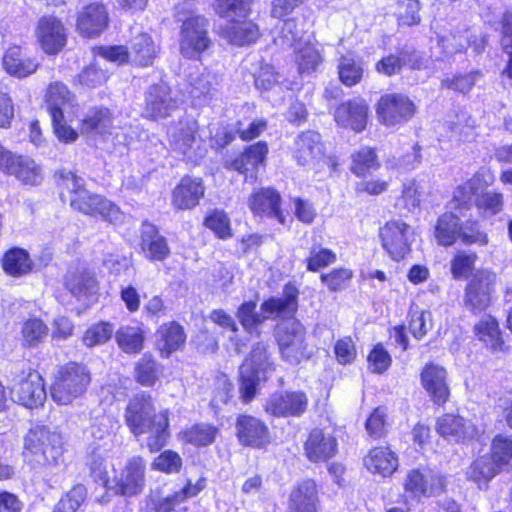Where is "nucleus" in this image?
Instances as JSON below:
<instances>
[{
    "mask_svg": "<svg viewBox=\"0 0 512 512\" xmlns=\"http://www.w3.org/2000/svg\"><path fill=\"white\" fill-rule=\"evenodd\" d=\"M23 456L34 466H56L63 461L62 437L44 425L31 427L23 437Z\"/></svg>",
    "mask_w": 512,
    "mask_h": 512,
    "instance_id": "obj_1",
    "label": "nucleus"
},
{
    "mask_svg": "<svg viewBox=\"0 0 512 512\" xmlns=\"http://www.w3.org/2000/svg\"><path fill=\"white\" fill-rule=\"evenodd\" d=\"M125 419L135 436L149 434L145 439L139 438V441L145 443L151 452L160 450V423L155 421L156 410L150 395L141 393L131 398L126 407Z\"/></svg>",
    "mask_w": 512,
    "mask_h": 512,
    "instance_id": "obj_2",
    "label": "nucleus"
},
{
    "mask_svg": "<svg viewBox=\"0 0 512 512\" xmlns=\"http://www.w3.org/2000/svg\"><path fill=\"white\" fill-rule=\"evenodd\" d=\"M299 291L293 285L287 284L284 287L283 297H271L264 301L261 310L266 314L263 316L256 311V301L243 302L236 313V316L246 332L251 333L264 320L270 316H291L297 310V298Z\"/></svg>",
    "mask_w": 512,
    "mask_h": 512,
    "instance_id": "obj_3",
    "label": "nucleus"
},
{
    "mask_svg": "<svg viewBox=\"0 0 512 512\" xmlns=\"http://www.w3.org/2000/svg\"><path fill=\"white\" fill-rule=\"evenodd\" d=\"M268 346L263 342L255 344L249 358L240 367V394L244 402L251 401L257 385L261 380H266L269 372L273 371V362Z\"/></svg>",
    "mask_w": 512,
    "mask_h": 512,
    "instance_id": "obj_4",
    "label": "nucleus"
},
{
    "mask_svg": "<svg viewBox=\"0 0 512 512\" xmlns=\"http://www.w3.org/2000/svg\"><path fill=\"white\" fill-rule=\"evenodd\" d=\"M91 381L86 366L70 362L62 366L51 386V397L60 405H68L80 397Z\"/></svg>",
    "mask_w": 512,
    "mask_h": 512,
    "instance_id": "obj_5",
    "label": "nucleus"
},
{
    "mask_svg": "<svg viewBox=\"0 0 512 512\" xmlns=\"http://www.w3.org/2000/svg\"><path fill=\"white\" fill-rule=\"evenodd\" d=\"M276 339L282 359L297 365L310 357L307 350L306 331L300 321L292 318L284 321L276 331Z\"/></svg>",
    "mask_w": 512,
    "mask_h": 512,
    "instance_id": "obj_6",
    "label": "nucleus"
},
{
    "mask_svg": "<svg viewBox=\"0 0 512 512\" xmlns=\"http://www.w3.org/2000/svg\"><path fill=\"white\" fill-rule=\"evenodd\" d=\"M73 95L61 82L50 84L46 93L47 110L51 116L55 135L65 143L73 142L78 134L66 125L63 112L72 102Z\"/></svg>",
    "mask_w": 512,
    "mask_h": 512,
    "instance_id": "obj_7",
    "label": "nucleus"
},
{
    "mask_svg": "<svg viewBox=\"0 0 512 512\" xmlns=\"http://www.w3.org/2000/svg\"><path fill=\"white\" fill-rule=\"evenodd\" d=\"M495 283L496 275L491 271L482 269L473 273L465 287L464 307L474 314L486 310L491 304Z\"/></svg>",
    "mask_w": 512,
    "mask_h": 512,
    "instance_id": "obj_8",
    "label": "nucleus"
},
{
    "mask_svg": "<svg viewBox=\"0 0 512 512\" xmlns=\"http://www.w3.org/2000/svg\"><path fill=\"white\" fill-rule=\"evenodd\" d=\"M70 206L83 214L100 215L103 220L112 224L121 223L124 219V214L111 201L86 189L71 196Z\"/></svg>",
    "mask_w": 512,
    "mask_h": 512,
    "instance_id": "obj_9",
    "label": "nucleus"
},
{
    "mask_svg": "<svg viewBox=\"0 0 512 512\" xmlns=\"http://www.w3.org/2000/svg\"><path fill=\"white\" fill-rule=\"evenodd\" d=\"M379 235L383 248L393 260H402L410 252L413 229L402 220L388 221L380 228Z\"/></svg>",
    "mask_w": 512,
    "mask_h": 512,
    "instance_id": "obj_10",
    "label": "nucleus"
},
{
    "mask_svg": "<svg viewBox=\"0 0 512 512\" xmlns=\"http://www.w3.org/2000/svg\"><path fill=\"white\" fill-rule=\"evenodd\" d=\"M181 54L186 58H195L211 44L207 32V20L199 15H191L183 20Z\"/></svg>",
    "mask_w": 512,
    "mask_h": 512,
    "instance_id": "obj_11",
    "label": "nucleus"
},
{
    "mask_svg": "<svg viewBox=\"0 0 512 512\" xmlns=\"http://www.w3.org/2000/svg\"><path fill=\"white\" fill-rule=\"evenodd\" d=\"M415 111V104L404 94H385L379 99L377 104L379 119L387 126H394L409 121Z\"/></svg>",
    "mask_w": 512,
    "mask_h": 512,
    "instance_id": "obj_12",
    "label": "nucleus"
},
{
    "mask_svg": "<svg viewBox=\"0 0 512 512\" xmlns=\"http://www.w3.org/2000/svg\"><path fill=\"white\" fill-rule=\"evenodd\" d=\"M14 401L26 408L42 406L46 401L44 380L38 372H29L12 387Z\"/></svg>",
    "mask_w": 512,
    "mask_h": 512,
    "instance_id": "obj_13",
    "label": "nucleus"
},
{
    "mask_svg": "<svg viewBox=\"0 0 512 512\" xmlns=\"http://www.w3.org/2000/svg\"><path fill=\"white\" fill-rule=\"evenodd\" d=\"M485 44V36L477 35L474 30L466 27L438 36V45L447 56L463 53L469 46H472L476 53H480Z\"/></svg>",
    "mask_w": 512,
    "mask_h": 512,
    "instance_id": "obj_14",
    "label": "nucleus"
},
{
    "mask_svg": "<svg viewBox=\"0 0 512 512\" xmlns=\"http://www.w3.org/2000/svg\"><path fill=\"white\" fill-rule=\"evenodd\" d=\"M308 398L300 391L272 394L266 402L267 413L276 417H299L307 409Z\"/></svg>",
    "mask_w": 512,
    "mask_h": 512,
    "instance_id": "obj_15",
    "label": "nucleus"
},
{
    "mask_svg": "<svg viewBox=\"0 0 512 512\" xmlns=\"http://www.w3.org/2000/svg\"><path fill=\"white\" fill-rule=\"evenodd\" d=\"M108 22L105 6L100 3H91L78 13L76 29L83 37L95 38L105 31Z\"/></svg>",
    "mask_w": 512,
    "mask_h": 512,
    "instance_id": "obj_16",
    "label": "nucleus"
},
{
    "mask_svg": "<svg viewBox=\"0 0 512 512\" xmlns=\"http://www.w3.org/2000/svg\"><path fill=\"white\" fill-rule=\"evenodd\" d=\"M447 375L446 369L435 363L426 364L420 374L423 388L437 405L444 404L450 396Z\"/></svg>",
    "mask_w": 512,
    "mask_h": 512,
    "instance_id": "obj_17",
    "label": "nucleus"
},
{
    "mask_svg": "<svg viewBox=\"0 0 512 512\" xmlns=\"http://www.w3.org/2000/svg\"><path fill=\"white\" fill-rule=\"evenodd\" d=\"M334 118L342 127L361 132L368 121V105L361 98L348 100L335 109Z\"/></svg>",
    "mask_w": 512,
    "mask_h": 512,
    "instance_id": "obj_18",
    "label": "nucleus"
},
{
    "mask_svg": "<svg viewBox=\"0 0 512 512\" xmlns=\"http://www.w3.org/2000/svg\"><path fill=\"white\" fill-rule=\"evenodd\" d=\"M280 204V194L270 187L254 191L248 200L249 208L254 215L274 217L279 223L285 224V216L281 211Z\"/></svg>",
    "mask_w": 512,
    "mask_h": 512,
    "instance_id": "obj_19",
    "label": "nucleus"
},
{
    "mask_svg": "<svg viewBox=\"0 0 512 512\" xmlns=\"http://www.w3.org/2000/svg\"><path fill=\"white\" fill-rule=\"evenodd\" d=\"M37 34L41 46L46 53L56 54L66 44L65 28L56 17L47 16L40 19Z\"/></svg>",
    "mask_w": 512,
    "mask_h": 512,
    "instance_id": "obj_20",
    "label": "nucleus"
},
{
    "mask_svg": "<svg viewBox=\"0 0 512 512\" xmlns=\"http://www.w3.org/2000/svg\"><path fill=\"white\" fill-rule=\"evenodd\" d=\"M204 194L205 186L202 178L185 176L174 188L172 202L178 209H192L199 204Z\"/></svg>",
    "mask_w": 512,
    "mask_h": 512,
    "instance_id": "obj_21",
    "label": "nucleus"
},
{
    "mask_svg": "<svg viewBox=\"0 0 512 512\" xmlns=\"http://www.w3.org/2000/svg\"><path fill=\"white\" fill-rule=\"evenodd\" d=\"M239 441L247 446L261 448L269 443V432L264 422L256 417L241 415L236 422Z\"/></svg>",
    "mask_w": 512,
    "mask_h": 512,
    "instance_id": "obj_22",
    "label": "nucleus"
},
{
    "mask_svg": "<svg viewBox=\"0 0 512 512\" xmlns=\"http://www.w3.org/2000/svg\"><path fill=\"white\" fill-rule=\"evenodd\" d=\"M268 153V146L265 142L259 141L250 145L245 151L239 154L233 160H226L224 167L229 170H235L241 174H251L254 176L260 164H263Z\"/></svg>",
    "mask_w": 512,
    "mask_h": 512,
    "instance_id": "obj_23",
    "label": "nucleus"
},
{
    "mask_svg": "<svg viewBox=\"0 0 512 512\" xmlns=\"http://www.w3.org/2000/svg\"><path fill=\"white\" fill-rule=\"evenodd\" d=\"M436 430L441 436L453 442L473 438L477 432L470 420L454 414L441 416L437 420Z\"/></svg>",
    "mask_w": 512,
    "mask_h": 512,
    "instance_id": "obj_24",
    "label": "nucleus"
},
{
    "mask_svg": "<svg viewBox=\"0 0 512 512\" xmlns=\"http://www.w3.org/2000/svg\"><path fill=\"white\" fill-rule=\"evenodd\" d=\"M144 484V464L140 458L128 462L120 477L115 479L113 489L117 494L133 496L142 490Z\"/></svg>",
    "mask_w": 512,
    "mask_h": 512,
    "instance_id": "obj_25",
    "label": "nucleus"
},
{
    "mask_svg": "<svg viewBox=\"0 0 512 512\" xmlns=\"http://www.w3.org/2000/svg\"><path fill=\"white\" fill-rule=\"evenodd\" d=\"M336 449V439L320 429H314L310 432L304 446L305 454L312 462L329 460L335 455Z\"/></svg>",
    "mask_w": 512,
    "mask_h": 512,
    "instance_id": "obj_26",
    "label": "nucleus"
},
{
    "mask_svg": "<svg viewBox=\"0 0 512 512\" xmlns=\"http://www.w3.org/2000/svg\"><path fill=\"white\" fill-rule=\"evenodd\" d=\"M317 507L318 492L313 481H303L292 489L287 512H317Z\"/></svg>",
    "mask_w": 512,
    "mask_h": 512,
    "instance_id": "obj_27",
    "label": "nucleus"
},
{
    "mask_svg": "<svg viewBox=\"0 0 512 512\" xmlns=\"http://www.w3.org/2000/svg\"><path fill=\"white\" fill-rule=\"evenodd\" d=\"M171 146L188 158L193 157L192 150L199 148L201 139L197 136L196 122H180L168 132Z\"/></svg>",
    "mask_w": 512,
    "mask_h": 512,
    "instance_id": "obj_28",
    "label": "nucleus"
},
{
    "mask_svg": "<svg viewBox=\"0 0 512 512\" xmlns=\"http://www.w3.org/2000/svg\"><path fill=\"white\" fill-rule=\"evenodd\" d=\"M323 153L320 134L306 131L295 141L294 157L299 165L306 166L320 158Z\"/></svg>",
    "mask_w": 512,
    "mask_h": 512,
    "instance_id": "obj_29",
    "label": "nucleus"
},
{
    "mask_svg": "<svg viewBox=\"0 0 512 512\" xmlns=\"http://www.w3.org/2000/svg\"><path fill=\"white\" fill-rule=\"evenodd\" d=\"M5 174L14 176L26 185H38L43 179L41 168L33 159L16 154H14Z\"/></svg>",
    "mask_w": 512,
    "mask_h": 512,
    "instance_id": "obj_30",
    "label": "nucleus"
},
{
    "mask_svg": "<svg viewBox=\"0 0 512 512\" xmlns=\"http://www.w3.org/2000/svg\"><path fill=\"white\" fill-rule=\"evenodd\" d=\"M492 183V177L484 170L476 172L473 177L465 183L455 188L453 192L454 200L460 205L470 204L473 200L480 195L481 192L487 189Z\"/></svg>",
    "mask_w": 512,
    "mask_h": 512,
    "instance_id": "obj_31",
    "label": "nucleus"
},
{
    "mask_svg": "<svg viewBox=\"0 0 512 512\" xmlns=\"http://www.w3.org/2000/svg\"><path fill=\"white\" fill-rule=\"evenodd\" d=\"M364 464L370 472L386 477L397 469L398 458L389 448L377 447L369 451L364 458Z\"/></svg>",
    "mask_w": 512,
    "mask_h": 512,
    "instance_id": "obj_32",
    "label": "nucleus"
},
{
    "mask_svg": "<svg viewBox=\"0 0 512 512\" xmlns=\"http://www.w3.org/2000/svg\"><path fill=\"white\" fill-rule=\"evenodd\" d=\"M218 85V77L209 71L190 76V94L193 99L203 103L217 98Z\"/></svg>",
    "mask_w": 512,
    "mask_h": 512,
    "instance_id": "obj_33",
    "label": "nucleus"
},
{
    "mask_svg": "<svg viewBox=\"0 0 512 512\" xmlns=\"http://www.w3.org/2000/svg\"><path fill=\"white\" fill-rule=\"evenodd\" d=\"M461 234V220L451 212L442 214L436 222L434 236L441 246L453 245Z\"/></svg>",
    "mask_w": 512,
    "mask_h": 512,
    "instance_id": "obj_34",
    "label": "nucleus"
},
{
    "mask_svg": "<svg viewBox=\"0 0 512 512\" xmlns=\"http://www.w3.org/2000/svg\"><path fill=\"white\" fill-rule=\"evenodd\" d=\"M6 71L13 76L26 77L37 70L38 63L30 58H23L22 50L18 46L11 47L3 57Z\"/></svg>",
    "mask_w": 512,
    "mask_h": 512,
    "instance_id": "obj_35",
    "label": "nucleus"
},
{
    "mask_svg": "<svg viewBox=\"0 0 512 512\" xmlns=\"http://www.w3.org/2000/svg\"><path fill=\"white\" fill-rule=\"evenodd\" d=\"M500 466L492 456H482L471 464L467 477L483 488L499 472Z\"/></svg>",
    "mask_w": 512,
    "mask_h": 512,
    "instance_id": "obj_36",
    "label": "nucleus"
},
{
    "mask_svg": "<svg viewBox=\"0 0 512 512\" xmlns=\"http://www.w3.org/2000/svg\"><path fill=\"white\" fill-rule=\"evenodd\" d=\"M32 264L29 253L17 247L7 251L2 259L3 270L14 277L29 273L32 269Z\"/></svg>",
    "mask_w": 512,
    "mask_h": 512,
    "instance_id": "obj_37",
    "label": "nucleus"
},
{
    "mask_svg": "<svg viewBox=\"0 0 512 512\" xmlns=\"http://www.w3.org/2000/svg\"><path fill=\"white\" fill-rule=\"evenodd\" d=\"M475 332L479 340L484 342L492 351H500L503 340L497 320L488 315L483 317L476 325Z\"/></svg>",
    "mask_w": 512,
    "mask_h": 512,
    "instance_id": "obj_38",
    "label": "nucleus"
},
{
    "mask_svg": "<svg viewBox=\"0 0 512 512\" xmlns=\"http://www.w3.org/2000/svg\"><path fill=\"white\" fill-rule=\"evenodd\" d=\"M187 335L182 325L172 321L162 328V354L171 355L185 347Z\"/></svg>",
    "mask_w": 512,
    "mask_h": 512,
    "instance_id": "obj_39",
    "label": "nucleus"
},
{
    "mask_svg": "<svg viewBox=\"0 0 512 512\" xmlns=\"http://www.w3.org/2000/svg\"><path fill=\"white\" fill-rule=\"evenodd\" d=\"M337 69L340 82L347 87L360 83L363 78L364 68L361 61L350 55H342L339 58Z\"/></svg>",
    "mask_w": 512,
    "mask_h": 512,
    "instance_id": "obj_40",
    "label": "nucleus"
},
{
    "mask_svg": "<svg viewBox=\"0 0 512 512\" xmlns=\"http://www.w3.org/2000/svg\"><path fill=\"white\" fill-rule=\"evenodd\" d=\"M227 38L230 43L238 46H244L255 42L260 33L258 26L251 22H234L226 30Z\"/></svg>",
    "mask_w": 512,
    "mask_h": 512,
    "instance_id": "obj_41",
    "label": "nucleus"
},
{
    "mask_svg": "<svg viewBox=\"0 0 512 512\" xmlns=\"http://www.w3.org/2000/svg\"><path fill=\"white\" fill-rule=\"evenodd\" d=\"M112 126V117L109 109L96 107L89 110L82 120V131L86 133H106Z\"/></svg>",
    "mask_w": 512,
    "mask_h": 512,
    "instance_id": "obj_42",
    "label": "nucleus"
},
{
    "mask_svg": "<svg viewBox=\"0 0 512 512\" xmlns=\"http://www.w3.org/2000/svg\"><path fill=\"white\" fill-rule=\"evenodd\" d=\"M380 163L375 149L363 147L352 155L351 171L357 176H365L377 170Z\"/></svg>",
    "mask_w": 512,
    "mask_h": 512,
    "instance_id": "obj_43",
    "label": "nucleus"
},
{
    "mask_svg": "<svg viewBox=\"0 0 512 512\" xmlns=\"http://www.w3.org/2000/svg\"><path fill=\"white\" fill-rule=\"evenodd\" d=\"M133 61L141 66H148L152 64L155 58V51L152 39L148 34L137 35L131 43V50L129 51Z\"/></svg>",
    "mask_w": 512,
    "mask_h": 512,
    "instance_id": "obj_44",
    "label": "nucleus"
},
{
    "mask_svg": "<svg viewBox=\"0 0 512 512\" xmlns=\"http://www.w3.org/2000/svg\"><path fill=\"white\" fill-rule=\"evenodd\" d=\"M251 0H216V12L233 22L246 18L250 13Z\"/></svg>",
    "mask_w": 512,
    "mask_h": 512,
    "instance_id": "obj_45",
    "label": "nucleus"
},
{
    "mask_svg": "<svg viewBox=\"0 0 512 512\" xmlns=\"http://www.w3.org/2000/svg\"><path fill=\"white\" fill-rule=\"evenodd\" d=\"M217 429L208 424H195L179 433L181 439L195 446H206L214 442Z\"/></svg>",
    "mask_w": 512,
    "mask_h": 512,
    "instance_id": "obj_46",
    "label": "nucleus"
},
{
    "mask_svg": "<svg viewBox=\"0 0 512 512\" xmlns=\"http://www.w3.org/2000/svg\"><path fill=\"white\" fill-rule=\"evenodd\" d=\"M115 337L119 347L126 353H137L142 349L144 337L138 327H121Z\"/></svg>",
    "mask_w": 512,
    "mask_h": 512,
    "instance_id": "obj_47",
    "label": "nucleus"
},
{
    "mask_svg": "<svg viewBox=\"0 0 512 512\" xmlns=\"http://www.w3.org/2000/svg\"><path fill=\"white\" fill-rule=\"evenodd\" d=\"M66 287L74 296H81L95 288V279L87 271H69L66 276Z\"/></svg>",
    "mask_w": 512,
    "mask_h": 512,
    "instance_id": "obj_48",
    "label": "nucleus"
},
{
    "mask_svg": "<svg viewBox=\"0 0 512 512\" xmlns=\"http://www.w3.org/2000/svg\"><path fill=\"white\" fill-rule=\"evenodd\" d=\"M295 59L301 74H310L317 71L323 61L319 51L311 44H306L300 48Z\"/></svg>",
    "mask_w": 512,
    "mask_h": 512,
    "instance_id": "obj_49",
    "label": "nucleus"
},
{
    "mask_svg": "<svg viewBox=\"0 0 512 512\" xmlns=\"http://www.w3.org/2000/svg\"><path fill=\"white\" fill-rule=\"evenodd\" d=\"M141 248L152 260L160 259V236L155 225L143 223L141 230Z\"/></svg>",
    "mask_w": 512,
    "mask_h": 512,
    "instance_id": "obj_50",
    "label": "nucleus"
},
{
    "mask_svg": "<svg viewBox=\"0 0 512 512\" xmlns=\"http://www.w3.org/2000/svg\"><path fill=\"white\" fill-rule=\"evenodd\" d=\"M106 449L100 446H94L86 459V465L89 467L90 475L95 481H101L104 484L107 483V470L105 464Z\"/></svg>",
    "mask_w": 512,
    "mask_h": 512,
    "instance_id": "obj_51",
    "label": "nucleus"
},
{
    "mask_svg": "<svg viewBox=\"0 0 512 512\" xmlns=\"http://www.w3.org/2000/svg\"><path fill=\"white\" fill-rule=\"evenodd\" d=\"M336 261V254L328 248H323L318 245H313L310 249L309 256L306 259L307 270L317 272Z\"/></svg>",
    "mask_w": 512,
    "mask_h": 512,
    "instance_id": "obj_52",
    "label": "nucleus"
},
{
    "mask_svg": "<svg viewBox=\"0 0 512 512\" xmlns=\"http://www.w3.org/2000/svg\"><path fill=\"white\" fill-rule=\"evenodd\" d=\"M475 206L483 216L491 217L503 209V195L497 192H483L475 199Z\"/></svg>",
    "mask_w": 512,
    "mask_h": 512,
    "instance_id": "obj_53",
    "label": "nucleus"
},
{
    "mask_svg": "<svg viewBox=\"0 0 512 512\" xmlns=\"http://www.w3.org/2000/svg\"><path fill=\"white\" fill-rule=\"evenodd\" d=\"M47 325L40 319L34 318L27 320L22 328L24 342L29 347L37 346L48 335Z\"/></svg>",
    "mask_w": 512,
    "mask_h": 512,
    "instance_id": "obj_54",
    "label": "nucleus"
},
{
    "mask_svg": "<svg viewBox=\"0 0 512 512\" xmlns=\"http://www.w3.org/2000/svg\"><path fill=\"white\" fill-rule=\"evenodd\" d=\"M86 498V488L78 484L74 486L56 504L54 512H76Z\"/></svg>",
    "mask_w": 512,
    "mask_h": 512,
    "instance_id": "obj_55",
    "label": "nucleus"
},
{
    "mask_svg": "<svg viewBox=\"0 0 512 512\" xmlns=\"http://www.w3.org/2000/svg\"><path fill=\"white\" fill-rule=\"evenodd\" d=\"M353 277V272L348 268L333 269L329 273L321 274L320 279L332 292L346 289Z\"/></svg>",
    "mask_w": 512,
    "mask_h": 512,
    "instance_id": "obj_56",
    "label": "nucleus"
},
{
    "mask_svg": "<svg viewBox=\"0 0 512 512\" xmlns=\"http://www.w3.org/2000/svg\"><path fill=\"white\" fill-rule=\"evenodd\" d=\"M477 255L475 253H467L459 251L451 260V273L454 279L459 280L466 278L473 270Z\"/></svg>",
    "mask_w": 512,
    "mask_h": 512,
    "instance_id": "obj_57",
    "label": "nucleus"
},
{
    "mask_svg": "<svg viewBox=\"0 0 512 512\" xmlns=\"http://www.w3.org/2000/svg\"><path fill=\"white\" fill-rule=\"evenodd\" d=\"M113 334L112 325L101 322L88 328L83 336V343L87 347H94L106 343Z\"/></svg>",
    "mask_w": 512,
    "mask_h": 512,
    "instance_id": "obj_58",
    "label": "nucleus"
},
{
    "mask_svg": "<svg viewBox=\"0 0 512 512\" xmlns=\"http://www.w3.org/2000/svg\"><path fill=\"white\" fill-rule=\"evenodd\" d=\"M420 2L418 0H398L397 15L402 25L412 26L420 22Z\"/></svg>",
    "mask_w": 512,
    "mask_h": 512,
    "instance_id": "obj_59",
    "label": "nucleus"
},
{
    "mask_svg": "<svg viewBox=\"0 0 512 512\" xmlns=\"http://www.w3.org/2000/svg\"><path fill=\"white\" fill-rule=\"evenodd\" d=\"M204 224L221 239H227L232 236L230 219L228 215L223 211H213L205 218Z\"/></svg>",
    "mask_w": 512,
    "mask_h": 512,
    "instance_id": "obj_60",
    "label": "nucleus"
},
{
    "mask_svg": "<svg viewBox=\"0 0 512 512\" xmlns=\"http://www.w3.org/2000/svg\"><path fill=\"white\" fill-rule=\"evenodd\" d=\"M459 239L465 245L486 246L489 243L487 233L481 230L477 222H467L464 226L461 225Z\"/></svg>",
    "mask_w": 512,
    "mask_h": 512,
    "instance_id": "obj_61",
    "label": "nucleus"
},
{
    "mask_svg": "<svg viewBox=\"0 0 512 512\" xmlns=\"http://www.w3.org/2000/svg\"><path fill=\"white\" fill-rule=\"evenodd\" d=\"M429 475L423 474L418 469H413L407 474L405 490L414 497L426 495L428 491Z\"/></svg>",
    "mask_w": 512,
    "mask_h": 512,
    "instance_id": "obj_62",
    "label": "nucleus"
},
{
    "mask_svg": "<svg viewBox=\"0 0 512 512\" xmlns=\"http://www.w3.org/2000/svg\"><path fill=\"white\" fill-rule=\"evenodd\" d=\"M500 465L512 458V436L499 434L492 441V455Z\"/></svg>",
    "mask_w": 512,
    "mask_h": 512,
    "instance_id": "obj_63",
    "label": "nucleus"
},
{
    "mask_svg": "<svg viewBox=\"0 0 512 512\" xmlns=\"http://www.w3.org/2000/svg\"><path fill=\"white\" fill-rule=\"evenodd\" d=\"M421 161V155L416 150V147H413V151L406 153L401 157H392L389 158L386 162V167L388 169H395L399 172H407L415 169Z\"/></svg>",
    "mask_w": 512,
    "mask_h": 512,
    "instance_id": "obj_64",
    "label": "nucleus"
}]
</instances>
